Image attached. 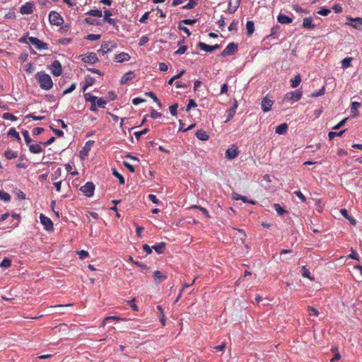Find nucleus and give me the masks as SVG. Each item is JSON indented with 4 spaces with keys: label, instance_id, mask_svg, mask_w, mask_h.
<instances>
[{
    "label": "nucleus",
    "instance_id": "a19ab883",
    "mask_svg": "<svg viewBox=\"0 0 362 362\" xmlns=\"http://www.w3.org/2000/svg\"><path fill=\"white\" fill-rule=\"evenodd\" d=\"M11 195L5 192H0V199L4 202H9L11 200Z\"/></svg>",
    "mask_w": 362,
    "mask_h": 362
},
{
    "label": "nucleus",
    "instance_id": "7ed1b4c3",
    "mask_svg": "<svg viewBox=\"0 0 362 362\" xmlns=\"http://www.w3.org/2000/svg\"><path fill=\"white\" fill-rule=\"evenodd\" d=\"M346 20V25H350L355 29L362 30V18H352L351 16H348Z\"/></svg>",
    "mask_w": 362,
    "mask_h": 362
},
{
    "label": "nucleus",
    "instance_id": "aec40b11",
    "mask_svg": "<svg viewBox=\"0 0 362 362\" xmlns=\"http://www.w3.org/2000/svg\"><path fill=\"white\" fill-rule=\"evenodd\" d=\"M288 130V124L286 123L281 124L277 126L275 129V132L278 134H285Z\"/></svg>",
    "mask_w": 362,
    "mask_h": 362
},
{
    "label": "nucleus",
    "instance_id": "4468645a",
    "mask_svg": "<svg viewBox=\"0 0 362 362\" xmlns=\"http://www.w3.org/2000/svg\"><path fill=\"white\" fill-rule=\"evenodd\" d=\"M93 144H94V141H91V140H89L86 143L85 146L80 151V156H81V158H83L84 156H86L88 155V152L90 151V148L93 146Z\"/></svg>",
    "mask_w": 362,
    "mask_h": 362
},
{
    "label": "nucleus",
    "instance_id": "a211bd4d",
    "mask_svg": "<svg viewBox=\"0 0 362 362\" xmlns=\"http://www.w3.org/2000/svg\"><path fill=\"white\" fill-rule=\"evenodd\" d=\"M135 77V74L134 72L132 71H129L127 73H126L121 78L120 80V83L122 84H124V83H127L128 81L132 80L133 78H134Z\"/></svg>",
    "mask_w": 362,
    "mask_h": 362
},
{
    "label": "nucleus",
    "instance_id": "5701e85b",
    "mask_svg": "<svg viewBox=\"0 0 362 362\" xmlns=\"http://www.w3.org/2000/svg\"><path fill=\"white\" fill-rule=\"evenodd\" d=\"M101 46L103 49H106L107 52H111L114 48L117 47L116 43L113 42H103Z\"/></svg>",
    "mask_w": 362,
    "mask_h": 362
},
{
    "label": "nucleus",
    "instance_id": "680f3d73",
    "mask_svg": "<svg viewBox=\"0 0 362 362\" xmlns=\"http://www.w3.org/2000/svg\"><path fill=\"white\" fill-rule=\"evenodd\" d=\"M84 22L89 25H100V23L97 22V20L91 18H86Z\"/></svg>",
    "mask_w": 362,
    "mask_h": 362
},
{
    "label": "nucleus",
    "instance_id": "09e8293b",
    "mask_svg": "<svg viewBox=\"0 0 362 362\" xmlns=\"http://www.w3.org/2000/svg\"><path fill=\"white\" fill-rule=\"evenodd\" d=\"M3 118L5 119H11V121L17 120V117L15 115L8 112L4 113Z\"/></svg>",
    "mask_w": 362,
    "mask_h": 362
},
{
    "label": "nucleus",
    "instance_id": "20e7f679",
    "mask_svg": "<svg viewBox=\"0 0 362 362\" xmlns=\"http://www.w3.org/2000/svg\"><path fill=\"white\" fill-rule=\"evenodd\" d=\"M49 21L51 24L60 25L64 23L62 17L56 11H51L49 15Z\"/></svg>",
    "mask_w": 362,
    "mask_h": 362
},
{
    "label": "nucleus",
    "instance_id": "a878e982",
    "mask_svg": "<svg viewBox=\"0 0 362 362\" xmlns=\"http://www.w3.org/2000/svg\"><path fill=\"white\" fill-rule=\"evenodd\" d=\"M196 136L201 141H207L209 136L206 132L202 129H199L196 132Z\"/></svg>",
    "mask_w": 362,
    "mask_h": 362
},
{
    "label": "nucleus",
    "instance_id": "de8ad7c7",
    "mask_svg": "<svg viewBox=\"0 0 362 362\" xmlns=\"http://www.w3.org/2000/svg\"><path fill=\"white\" fill-rule=\"evenodd\" d=\"M301 270H302V272H301L302 275L304 277H306V278H308L310 279H312V278L310 276V273L309 270L306 268L305 266H303Z\"/></svg>",
    "mask_w": 362,
    "mask_h": 362
},
{
    "label": "nucleus",
    "instance_id": "7c9ffc66",
    "mask_svg": "<svg viewBox=\"0 0 362 362\" xmlns=\"http://www.w3.org/2000/svg\"><path fill=\"white\" fill-rule=\"evenodd\" d=\"M8 136L14 137L18 142H21V137L19 134L16 132L14 128H11L9 129L8 132Z\"/></svg>",
    "mask_w": 362,
    "mask_h": 362
},
{
    "label": "nucleus",
    "instance_id": "052dcab7",
    "mask_svg": "<svg viewBox=\"0 0 362 362\" xmlns=\"http://www.w3.org/2000/svg\"><path fill=\"white\" fill-rule=\"evenodd\" d=\"M177 28L180 30L185 32L188 36L191 35V32L189 31V30L187 27L182 26V23H180V21L179 22Z\"/></svg>",
    "mask_w": 362,
    "mask_h": 362
},
{
    "label": "nucleus",
    "instance_id": "9b49d317",
    "mask_svg": "<svg viewBox=\"0 0 362 362\" xmlns=\"http://www.w3.org/2000/svg\"><path fill=\"white\" fill-rule=\"evenodd\" d=\"M52 73L54 76H59L62 73L61 63L58 60H55L52 64L51 66Z\"/></svg>",
    "mask_w": 362,
    "mask_h": 362
},
{
    "label": "nucleus",
    "instance_id": "37998d69",
    "mask_svg": "<svg viewBox=\"0 0 362 362\" xmlns=\"http://www.w3.org/2000/svg\"><path fill=\"white\" fill-rule=\"evenodd\" d=\"M11 265V260L10 259H8V258H6H6H4V259L2 260V262H1V264H0V266H1V267H4V268H8V267H9Z\"/></svg>",
    "mask_w": 362,
    "mask_h": 362
},
{
    "label": "nucleus",
    "instance_id": "cd10ccee",
    "mask_svg": "<svg viewBox=\"0 0 362 362\" xmlns=\"http://www.w3.org/2000/svg\"><path fill=\"white\" fill-rule=\"evenodd\" d=\"M247 35L248 36L252 35L255 31V24L252 21H249L246 23Z\"/></svg>",
    "mask_w": 362,
    "mask_h": 362
},
{
    "label": "nucleus",
    "instance_id": "bf43d9fd",
    "mask_svg": "<svg viewBox=\"0 0 362 362\" xmlns=\"http://www.w3.org/2000/svg\"><path fill=\"white\" fill-rule=\"evenodd\" d=\"M100 37H101L100 35L89 34L87 35V37L86 38L88 40L94 41V40H99L100 38Z\"/></svg>",
    "mask_w": 362,
    "mask_h": 362
},
{
    "label": "nucleus",
    "instance_id": "f257e3e1",
    "mask_svg": "<svg viewBox=\"0 0 362 362\" xmlns=\"http://www.w3.org/2000/svg\"><path fill=\"white\" fill-rule=\"evenodd\" d=\"M35 78L37 81L40 88L43 90H49L53 86V83L50 76L44 72H37L35 74Z\"/></svg>",
    "mask_w": 362,
    "mask_h": 362
},
{
    "label": "nucleus",
    "instance_id": "774afa93",
    "mask_svg": "<svg viewBox=\"0 0 362 362\" xmlns=\"http://www.w3.org/2000/svg\"><path fill=\"white\" fill-rule=\"evenodd\" d=\"M238 29V22L237 21H233L229 25L228 27V30L230 31H232V30H237Z\"/></svg>",
    "mask_w": 362,
    "mask_h": 362
},
{
    "label": "nucleus",
    "instance_id": "338daca9",
    "mask_svg": "<svg viewBox=\"0 0 362 362\" xmlns=\"http://www.w3.org/2000/svg\"><path fill=\"white\" fill-rule=\"evenodd\" d=\"M148 197L149 200H151L153 204H160V201L157 199L156 195L151 194L148 195Z\"/></svg>",
    "mask_w": 362,
    "mask_h": 362
},
{
    "label": "nucleus",
    "instance_id": "f8f14e48",
    "mask_svg": "<svg viewBox=\"0 0 362 362\" xmlns=\"http://www.w3.org/2000/svg\"><path fill=\"white\" fill-rule=\"evenodd\" d=\"M33 3L27 2L20 8L22 14H31L33 12Z\"/></svg>",
    "mask_w": 362,
    "mask_h": 362
},
{
    "label": "nucleus",
    "instance_id": "3c124183",
    "mask_svg": "<svg viewBox=\"0 0 362 362\" xmlns=\"http://www.w3.org/2000/svg\"><path fill=\"white\" fill-rule=\"evenodd\" d=\"M197 105L193 99L189 100V103L186 107V111L189 112L192 108L197 107Z\"/></svg>",
    "mask_w": 362,
    "mask_h": 362
},
{
    "label": "nucleus",
    "instance_id": "0eeeda50",
    "mask_svg": "<svg viewBox=\"0 0 362 362\" xmlns=\"http://www.w3.org/2000/svg\"><path fill=\"white\" fill-rule=\"evenodd\" d=\"M40 219L46 230L49 231L53 230V223L49 218L45 216L44 214H40Z\"/></svg>",
    "mask_w": 362,
    "mask_h": 362
},
{
    "label": "nucleus",
    "instance_id": "c756f323",
    "mask_svg": "<svg viewBox=\"0 0 362 362\" xmlns=\"http://www.w3.org/2000/svg\"><path fill=\"white\" fill-rule=\"evenodd\" d=\"M301 81L300 76L298 74L296 76L293 78L291 80V87L292 88H296L299 86L300 83Z\"/></svg>",
    "mask_w": 362,
    "mask_h": 362
},
{
    "label": "nucleus",
    "instance_id": "e433bc0d",
    "mask_svg": "<svg viewBox=\"0 0 362 362\" xmlns=\"http://www.w3.org/2000/svg\"><path fill=\"white\" fill-rule=\"evenodd\" d=\"M110 320L119 321L121 320V318L119 317L118 316H108L103 320L102 322V326L104 327Z\"/></svg>",
    "mask_w": 362,
    "mask_h": 362
},
{
    "label": "nucleus",
    "instance_id": "69168bd1",
    "mask_svg": "<svg viewBox=\"0 0 362 362\" xmlns=\"http://www.w3.org/2000/svg\"><path fill=\"white\" fill-rule=\"evenodd\" d=\"M294 194L303 202H305L306 201L305 197L303 194V193L300 191H295Z\"/></svg>",
    "mask_w": 362,
    "mask_h": 362
},
{
    "label": "nucleus",
    "instance_id": "393cba45",
    "mask_svg": "<svg viewBox=\"0 0 362 362\" xmlns=\"http://www.w3.org/2000/svg\"><path fill=\"white\" fill-rule=\"evenodd\" d=\"M42 143H40L39 144H31L29 145V150L33 153H41L43 149L40 146V144Z\"/></svg>",
    "mask_w": 362,
    "mask_h": 362
},
{
    "label": "nucleus",
    "instance_id": "49530a36",
    "mask_svg": "<svg viewBox=\"0 0 362 362\" xmlns=\"http://www.w3.org/2000/svg\"><path fill=\"white\" fill-rule=\"evenodd\" d=\"M95 103L98 107L105 108V105L107 104V100H104L103 98H97Z\"/></svg>",
    "mask_w": 362,
    "mask_h": 362
},
{
    "label": "nucleus",
    "instance_id": "ddd939ff",
    "mask_svg": "<svg viewBox=\"0 0 362 362\" xmlns=\"http://www.w3.org/2000/svg\"><path fill=\"white\" fill-rule=\"evenodd\" d=\"M272 105H273V101L272 100H270L269 98H268V97H264L262 99V101L261 103L262 110L264 112H268L271 110Z\"/></svg>",
    "mask_w": 362,
    "mask_h": 362
},
{
    "label": "nucleus",
    "instance_id": "5fc2aeb1",
    "mask_svg": "<svg viewBox=\"0 0 362 362\" xmlns=\"http://www.w3.org/2000/svg\"><path fill=\"white\" fill-rule=\"evenodd\" d=\"M197 21V19H184L180 21V23H183L185 25H192L196 23Z\"/></svg>",
    "mask_w": 362,
    "mask_h": 362
},
{
    "label": "nucleus",
    "instance_id": "f03ea898",
    "mask_svg": "<svg viewBox=\"0 0 362 362\" xmlns=\"http://www.w3.org/2000/svg\"><path fill=\"white\" fill-rule=\"evenodd\" d=\"M238 44H235L234 42H230L222 51V52L221 53V56L225 57L226 56L233 55L238 52Z\"/></svg>",
    "mask_w": 362,
    "mask_h": 362
},
{
    "label": "nucleus",
    "instance_id": "c9c22d12",
    "mask_svg": "<svg viewBox=\"0 0 362 362\" xmlns=\"http://www.w3.org/2000/svg\"><path fill=\"white\" fill-rule=\"evenodd\" d=\"M112 175L119 180L120 184H124V177L120 173H119L115 168L112 170Z\"/></svg>",
    "mask_w": 362,
    "mask_h": 362
},
{
    "label": "nucleus",
    "instance_id": "0e129e2a",
    "mask_svg": "<svg viewBox=\"0 0 362 362\" xmlns=\"http://www.w3.org/2000/svg\"><path fill=\"white\" fill-rule=\"evenodd\" d=\"M76 83H72L69 88H68L67 89L64 90V92H63V94L64 95H66V94H68V93H71L72 91H74L76 88Z\"/></svg>",
    "mask_w": 362,
    "mask_h": 362
},
{
    "label": "nucleus",
    "instance_id": "6e6552de",
    "mask_svg": "<svg viewBox=\"0 0 362 362\" xmlns=\"http://www.w3.org/2000/svg\"><path fill=\"white\" fill-rule=\"evenodd\" d=\"M302 97V92L299 90H296L294 92L287 93L284 97V100H291V101H298Z\"/></svg>",
    "mask_w": 362,
    "mask_h": 362
},
{
    "label": "nucleus",
    "instance_id": "f704fd0d",
    "mask_svg": "<svg viewBox=\"0 0 362 362\" xmlns=\"http://www.w3.org/2000/svg\"><path fill=\"white\" fill-rule=\"evenodd\" d=\"M197 0H189V2L185 6H182L183 9H192L197 5Z\"/></svg>",
    "mask_w": 362,
    "mask_h": 362
},
{
    "label": "nucleus",
    "instance_id": "2eb2a0df",
    "mask_svg": "<svg viewBox=\"0 0 362 362\" xmlns=\"http://www.w3.org/2000/svg\"><path fill=\"white\" fill-rule=\"evenodd\" d=\"M240 4V1L235 0H230L228 4V11L229 13H234L237 9L238 8Z\"/></svg>",
    "mask_w": 362,
    "mask_h": 362
},
{
    "label": "nucleus",
    "instance_id": "b1692460",
    "mask_svg": "<svg viewBox=\"0 0 362 362\" xmlns=\"http://www.w3.org/2000/svg\"><path fill=\"white\" fill-rule=\"evenodd\" d=\"M303 26L307 29H314L315 25L313 23L311 18H305L303 22Z\"/></svg>",
    "mask_w": 362,
    "mask_h": 362
},
{
    "label": "nucleus",
    "instance_id": "473e14b6",
    "mask_svg": "<svg viewBox=\"0 0 362 362\" xmlns=\"http://www.w3.org/2000/svg\"><path fill=\"white\" fill-rule=\"evenodd\" d=\"M353 60L352 57H346L341 61V66L343 69H347L351 66V63Z\"/></svg>",
    "mask_w": 362,
    "mask_h": 362
},
{
    "label": "nucleus",
    "instance_id": "1a4fd4ad",
    "mask_svg": "<svg viewBox=\"0 0 362 362\" xmlns=\"http://www.w3.org/2000/svg\"><path fill=\"white\" fill-rule=\"evenodd\" d=\"M81 60L84 63L95 64L98 62V58L96 54L94 52H90L88 55H85V54L81 55Z\"/></svg>",
    "mask_w": 362,
    "mask_h": 362
},
{
    "label": "nucleus",
    "instance_id": "423d86ee",
    "mask_svg": "<svg viewBox=\"0 0 362 362\" xmlns=\"http://www.w3.org/2000/svg\"><path fill=\"white\" fill-rule=\"evenodd\" d=\"M80 190L88 197L93 195L95 190V185L91 182H88L85 185L82 186Z\"/></svg>",
    "mask_w": 362,
    "mask_h": 362
},
{
    "label": "nucleus",
    "instance_id": "ea45409f",
    "mask_svg": "<svg viewBox=\"0 0 362 362\" xmlns=\"http://www.w3.org/2000/svg\"><path fill=\"white\" fill-rule=\"evenodd\" d=\"M21 133L25 139L26 144L29 145L32 141V139H30L29 135V132L27 130H23Z\"/></svg>",
    "mask_w": 362,
    "mask_h": 362
},
{
    "label": "nucleus",
    "instance_id": "c85d7f7f",
    "mask_svg": "<svg viewBox=\"0 0 362 362\" xmlns=\"http://www.w3.org/2000/svg\"><path fill=\"white\" fill-rule=\"evenodd\" d=\"M361 107V103L358 102H353L351 103V111L354 113L353 117H356L358 116V110Z\"/></svg>",
    "mask_w": 362,
    "mask_h": 362
},
{
    "label": "nucleus",
    "instance_id": "603ef678",
    "mask_svg": "<svg viewBox=\"0 0 362 362\" xmlns=\"http://www.w3.org/2000/svg\"><path fill=\"white\" fill-rule=\"evenodd\" d=\"M178 107V104L175 103L169 107L170 112L172 115L175 116L177 113V109Z\"/></svg>",
    "mask_w": 362,
    "mask_h": 362
},
{
    "label": "nucleus",
    "instance_id": "2f4dec72",
    "mask_svg": "<svg viewBox=\"0 0 362 362\" xmlns=\"http://www.w3.org/2000/svg\"><path fill=\"white\" fill-rule=\"evenodd\" d=\"M280 30L279 25H275L274 26L271 30V33L269 35L267 36V37H272L276 38L278 35L279 31Z\"/></svg>",
    "mask_w": 362,
    "mask_h": 362
},
{
    "label": "nucleus",
    "instance_id": "4d7b16f0",
    "mask_svg": "<svg viewBox=\"0 0 362 362\" xmlns=\"http://www.w3.org/2000/svg\"><path fill=\"white\" fill-rule=\"evenodd\" d=\"M308 309L309 310V315H310V316L314 315L316 317H317L319 315L318 310H316L315 308H313L312 306H308Z\"/></svg>",
    "mask_w": 362,
    "mask_h": 362
},
{
    "label": "nucleus",
    "instance_id": "4c0bfd02",
    "mask_svg": "<svg viewBox=\"0 0 362 362\" xmlns=\"http://www.w3.org/2000/svg\"><path fill=\"white\" fill-rule=\"evenodd\" d=\"M345 129L340 131L339 132H329L328 134V137L330 140L333 139L335 136H341L345 132Z\"/></svg>",
    "mask_w": 362,
    "mask_h": 362
},
{
    "label": "nucleus",
    "instance_id": "e2e57ef3",
    "mask_svg": "<svg viewBox=\"0 0 362 362\" xmlns=\"http://www.w3.org/2000/svg\"><path fill=\"white\" fill-rule=\"evenodd\" d=\"M331 12L330 9L327 8H321L318 13L321 16H326Z\"/></svg>",
    "mask_w": 362,
    "mask_h": 362
},
{
    "label": "nucleus",
    "instance_id": "412c9836",
    "mask_svg": "<svg viewBox=\"0 0 362 362\" xmlns=\"http://www.w3.org/2000/svg\"><path fill=\"white\" fill-rule=\"evenodd\" d=\"M277 20H278V22H279L281 24H288L292 22L291 18H290L286 15L281 14V13H280L277 16Z\"/></svg>",
    "mask_w": 362,
    "mask_h": 362
},
{
    "label": "nucleus",
    "instance_id": "864d4df0",
    "mask_svg": "<svg viewBox=\"0 0 362 362\" xmlns=\"http://www.w3.org/2000/svg\"><path fill=\"white\" fill-rule=\"evenodd\" d=\"M348 120V117L343 119L341 122H339L337 124H336L332 129L334 130L339 129L341 127L345 125L346 121Z\"/></svg>",
    "mask_w": 362,
    "mask_h": 362
},
{
    "label": "nucleus",
    "instance_id": "a18cd8bd",
    "mask_svg": "<svg viewBox=\"0 0 362 362\" xmlns=\"http://www.w3.org/2000/svg\"><path fill=\"white\" fill-rule=\"evenodd\" d=\"M146 95L151 98L155 102H156L158 103V105L160 107H161V104L155 93H153V92H146Z\"/></svg>",
    "mask_w": 362,
    "mask_h": 362
},
{
    "label": "nucleus",
    "instance_id": "c03bdc74",
    "mask_svg": "<svg viewBox=\"0 0 362 362\" xmlns=\"http://www.w3.org/2000/svg\"><path fill=\"white\" fill-rule=\"evenodd\" d=\"M235 111L233 110H231V109H229L226 111V114H227V119L225 121V122H229L235 115Z\"/></svg>",
    "mask_w": 362,
    "mask_h": 362
},
{
    "label": "nucleus",
    "instance_id": "f3484780",
    "mask_svg": "<svg viewBox=\"0 0 362 362\" xmlns=\"http://www.w3.org/2000/svg\"><path fill=\"white\" fill-rule=\"evenodd\" d=\"M115 59L117 62H123L126 61H129L130 59V56L128 53L121 52L118 54L115 55Z\"/></svg>",
    "mask_w": 362,
    "mask_h": 362
},
{
    "label": "nucleus",
    "instance_id": "4be33fe9",
    "mask_svg": "<svg viewBox=\"0 0 362 362\" xmlns=\"http://www.w3.org/2000/svg\"><path fill=\"white\" fill-rule=\"evenodd\" d=\"M165 245H166L165 243L161 242L158 244L153 245L152 248L154 249L158 254H163L165 252Z\"/></svg>",
    "mask_w": 362,
    "mask_h": 362
},
{
    "label": "nucleus",
    "instance_id": "58836bf2",
    "mask_svg": "<svg viewBox=\"0 0 362 362\" xmlns=\"http://www.w3.org/2000/svg\"><path fill=\"white\" fill-rule=\"evenodd\" d=\"M274 209L276 210L277 214L280 216H282L285 213H286V211L285 209H284L279 204H274Z\"/></svg>",
    "mask_w": 362,
    "mask_h": 362
},
{
    "label": "nucleus",
    "instance_id": "8fccbe9b",
    "mask_svg": "<svg viewBox=\"0 0 362 362\" xmlns=\"http://www.w3.org/2000/svg\"><path fill=\"white\" fill-rule=\"evenodd\" d=\"M84 83L88 86H91L95 83V79L90 76H86Z\"/></svg>",
    "mask_w": 362,
    "mask_h": 362
},
{
    "label": "nucleus",
    "instance_id": "39448f33",
    "mask_svg": "<svg viewBox=\"0 0 362 362\" xmlns=\"http://www.w3.org/2000/svg\"><path fill=\"white\" fill-rule=\"evenodd\" d=\"M30 43L34 45L37 49H47L48 45L35 37H28Z\"/></svg>",
    "mask_w": 362,
    "mask_h": 362
},
{
    "label": "nucleus",
    "instance_id": "6e6d98bb",
    "mask_svg": "<svg viewBox=\"0 0 362 362\" xmlns=\"http://www.w3.org/2000/svg\"><path fill=\"white\" fill-rule=\"evenodd\" d=\"M11 216L14 218V219H16L17 220V222L14 223L12 224V226H11V228H16L18 226V223L20 221V215L19 214H17L16 213H13Z\"/></svg>",
    "mask_w": 362,
    "mask_h": 362
},
{
    "label": "nucleus",
    "instance_id": "bb28decb",
    "mask_svg": "<svg viewBox=\"0 0 362 362\" xmlns=\"http://www.w3.org/2000/svg\"><path fill=\"white\" fill-rule=\"evenodd\" d=\"M4 156L8 159L11 160L16 158L18 156V153L16 151H13L11 149H8L4 152Z\"/></svg>",
    "mask_w": 362,
    "mask_h": 362
},
{
    "label": "nucleus",
    "instance_id": "13d9d810",
    "mask_svg": "<svg viewBox=\"0 0 362 362\" xmlns=\"http://www.w3.org/2000/svg\"><path fill=\"white\" fill-rule=\"evenodd\" d=\"M148 131L149 129L148 128H145L142 131L135 132L134 136L137 139H139L142 135L146 134Z\"/></svg>",
    "mask_w": 362,
    "mask_h": 362
},
{
    "label": "nucleus",
    "instance_id": "72a5a7b5",
    "mask_svg": "<svg viewBox=\"0 0 362 362\" xmlns=\"http://www.w3.org/2000/svg\"><path fill=\"white\" fill-rule=\"evenodd\" d=\"M86 14L95 17H102L103 16L102 11L98 9L90 10Z\"/></svg>",
    "mask_w": 362,
    "mask_h": 362
},
{
    "label": "nucleus",
    "instance_id": "79ce46f5",
    "mask_svg": "<svg viewBox=\"0 0 362 362\" xmlns=\"http://www.w3.org/2000/svg\"><path fill=\"white\" fill-rule=\"evenodd\" d=\"M84 97H85V99H86V101H89L91 103H95L96 100H97V97L96 96L92 95L89 93H86L84 95Z\"/></svg>",
    "mask_w": 362,
    "mask_h": 362
},
{
    "label": "nucleus",
    "instance_id": "9d476101",
    "mask_svg": "<svg viewBox=\"0 0 362 362\" xmlns=\"http://www.w3.org/2000/svg\"><path fill=\"white\" fill-rule=\"evenodd\" d=\"M198 47L201 49L206 51V52H212L221 48L220 45L216 44L215 45H206L204 42H199Z\"/></svg>",
    "mask_w": 362,
    "mask_h": 362
},
{
    "label": "nucleus",
    "instance_id": "dca6fc26",
    "mask_svg": "<svg viewBox=\"0 0 362 362\" xmlns=\"http://www.w3.org/2000/svg\"><path fill=\"white\" fill-rule=\"evenodd\" d=\"M239 151L236 148H230L226 151V157L228 159H233L238 156Z\"/></svg>",
    "mask_w": 362,
    "mask_h": 362
},
{
    "label": "nucleus",
    "instance_id": "6ab92c4d",
    "mask_svg": "<svg viewBox=\"0 0 362 362\" xmlns=\"http://www.w3.org/2000/svg\"><path fill=\"white\" fill-rule=\"evenodd\" d=\"M153 277H154L156 283L158 284L160 281L166 279L167 276L162 274V272H160V271L157 270L153 272Z\"/></svg>",
    "mask_w": 362,
    "mask_h": 362
}]
</instances>
